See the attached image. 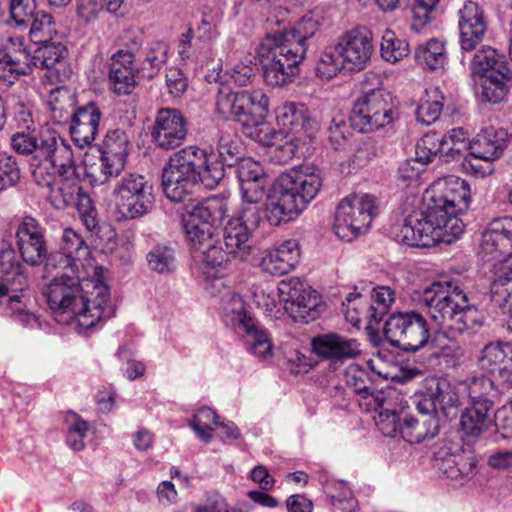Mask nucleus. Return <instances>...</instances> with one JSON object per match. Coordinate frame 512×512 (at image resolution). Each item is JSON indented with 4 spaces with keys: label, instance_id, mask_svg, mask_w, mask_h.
<instances>
[{
    "label": "nucleus",
    "instance_id": "nucleus-1",
    "mask_svg": "<svg viewBox=\"0 0 512 512\" xmlns=\"http://www.w3.org/2000/svg\"><path fill=\"white\" fill-rule=\"evenodd\" d=\"M44 276L52 277L43 290V296L54 313H70L80 326L88 329L108 318L105 305L109 288L98 277L80 280L79 263L72 255L58 251L44 260Z\"/></svg>",
    "mask_w": 512,
    "mask_h": 512
},
{
    "label": "nucleus",
    "instance_id": "nucleus-2",
    "mask_svg": "<svg viewBox=\"0 0 512 512\" xmlns=\"http://www.w3.org/2000/svg\"><path fill=\"white\" fill-rule=\"evenodd\" d=\"M317 30V20L304 16L294 28L267 34L262 39L257 54L267 85L277 87L292 80L306 54L305 43Z\"/></svg>",
    "mask_w": 512,
    "mask_h": 512
},
{
    "label": "nucleus",
    "instance_id": "nucleus-3",
    "mask_svg": "<svg viewBox=\"0 0 512 512\" xmlns=\"http://www.w3.org/2000/svg\"><path fill=\"white\" fill-rule=\"evenodd\" d=\"M223 178L220 163L213 162L205 150L187 146L170 156L162 171V187L168 199L179 203L190 200L198 183L213 189Z\"/></svg>",
    "mask_w": 512,
    "mask_h": 512
},
{
    "label": "nucleus",
    "instance_id": "nucleus-4",
    "mask_svg": "<svg viewBox=\"0 0 512 512\" xmlns=\"http://www.w3.org/2000/svg\"><path fill=\"white\" fill-rule=\"evenodd\" d=\"M418 393L416 407L422 414L421 419L405 415L399 428L402 438L409 443L435 437L439 430V414L449 420L459 414V396L447 379L427 377Z\"/></svg>",
    "mask_w": 512,
    "mask_h": 512
},
{
    "label": "nucleus",
    "instance_id": "nucleus-5",
    "mask_svg": "<svg viewBox=\"0 0 512 512\" xmlns=\"http://www.w3.org/2000/svg\"><path fill=\"white\" fill-rule=\"evenodd\" d=\"M323 179L319 170L301 168L282 173L271 185L265 202V219L279 226L297 218L319 193Z\"/></svg>",
    "mask_w": 512,
    "mask_h": 512
},
{
    "label": "nucleus",
    "instance_id": "nucleus-6",
    "mask_svg": "<svg viewBox=\"0 0 512 512\" xmlns=\"http://www.w3.org/2000/svg\"><path fill=\"white\" fill-rule=\"evenodd\" d=\"M421 301L437 329L455 336L469 332L474 325L481 326V322L473 318L475 306L469 303L468 295L457 284L434 282L424 290Z\"/></svg>",
    "mask_w": 512,
    "mask_h": 512
},
{
    "label": "nucleus",
    "instance_id": "nucleus-7",
    "mask_svg": "<svg viewBox=\"0 0 512 512\" xmlns=\"http://www.w3.org/2000/svg\"><path fill=\"white\" fill-rule=\"evenodd\" d=\"M268 106L269 99L261 90L226 94L219 91L216 100V107L220 113L230 111L248 136L272 146L276 144L274 139L280 136V133L269 129L266 122Z\"/></svg>",
    "mask_w": 512,
    "mask_h": 512
},
{
    "label": "nucleus",
    "instance_id": "nucleus-8",
    "mask_svg": "<svg viewBox=\"0 0 512 512\" xmlns=\"http://www.w3.org/2000/svg\"><path fill=\"white\" fill-rule=\"evenodd\" d=\"M383 330L389 344L405 352H416L425 347L433 333L427 319L414 310L392 313Z\"/></svg>",
    "mask_w": 512,
    "mask_h": 512
},
{
    "label": "nucleus",
    "instance_id": "nucleus-9",
    "mask_svg": "<svg viewBox=\"0 0 512 512\" xmlns=\"http://www.w3.org/2000/svg\"><path fill=\"white\" fill-rule=\"evenodd\" d=\"M472 70L483 78L482 95L491 103H499L512 86V72L503 56L490 46L478 50L472 60Z\"/></svg>",
    "mask_w": 512,
    "mask_h": 512
},
{
    "label": "nucleus",
    "instance_id": "nucleus-10",
    "mask_svg": "<svg viewBox=\"0 0 512 512\" xmlns=\"http://www.w3.org/2000/svg\"><path fill=\"white\" fill-rule=\"evenodd\" d=\"M482 250L493 258L504 256L494 267V286L512 282V218H497L490 222L482 236Z\"/></svg>",
    "mask_w": 512,
    "mask_h": 512
},
{
    "label": "nucleus",
    "instance_id": "nucleus-11",
    "mask_svg": "<svg viewBox=\"0 0 512 512\" xmlns=\"http://www.w3.org/2000/svg\"><path fill=\"white\" fill-rule=\"evenodd\" d=\"M224 311L231 316L233 325L242 336L247 350L260 359L273 354L270 337L258 321L247 313L241 296L227 294L223 299Z\"/></svg>",
    "mask_w": 512,
    "mask_h": 512
},
{
    "label": "nucleus",
    "instance_id": "nucleus-12",
    "mask_svg": "<svg viewBox=\"0 0 512 512\" xmlns=\"http://www.w3.org/2000/svg\"><path fill=\"white\" fill-rule=\"evenodd\" d=\"M391 96L383 89H372L361 95L349 115L353 129L371 132L393 121Z\"/></svg>",
    "mask_w": 512,
    "mask_h": 512
},
{
    "label": "nucleus",
    "instance_id": "nucleus-13",
    "mask_svg": "<svg viewBox=\"0 0 512 512\" xmlns=\"http://www.w3.org/2000/svg\"><path fill=\"white\" fill-rule=\"evenodd\" d=\"M113 196L124 219H136L148 214L154 206L153 187L140 174H128L115 186Z\"/></svg>",
    "mask_w": 512,
    "mask_h": 512
},
{
    "label": "nucleus",
    "instance_id": "nucleus-14",
    "mask_svg": "<svg viewBox=\"0 0 512 512\" xmlns=\"http://www.w3.org/2000/svg\"><path fill=\"white\" fill-rule=\"evenodd\" d=\"M377 213L375 198L369 194L350 195L338 205L335 215V233L340 238L356 236L366 230Z\"/></svg>",
    "mask_w": 512,
    "mask_h": 512
},
{
    "label": "nucleus",
    "instance_id": "nucleus-15",
    "mask_svg": "<svg viewBox=\"0 0 512 512\" xmlns=\"http://www.w3.org/2000/svg\"><path fill=\"white\" fill-rule=\"evenodd\" d=\"M31 154L32 175L38 185H49L52 179L47 175L49 171L55 170L57 164L73 158V153L64 140L50 130L42 131L40 137L36 136L35 148Z\"/></svg>",
    "mask_w": 512,
    "mask_h": 512
},
{
    "label": "nucleus",
    "instance_id": "nucleus-16",
    "mask_svg": "<svg viewBox=\"0 0 512 512\" xmlns=\"http://www.w3.org/2000/svg\"><path fill=\"white\" fill-rule=\"evenodd\" d=\"M278 290L286 312L294 321L309 323L319 316L322 305L317 292L306 282L290 278L283 280Z\"/></svg>",
    "mask_w": 512,
    "mask_h": 512
},
{
    "label": "nucleus",
    "instance_id": "nucleus-17",
    "mask_svg": "<svg viewBox=\"0 0 512 512\" xmlns=\"http://www.w3.org/2000/svg\"><path fill=\"white\" fill-rule=\"evenodd\" d=\"M395 301L394 291L388 286H378L369 289L367 286H355L353 292L348 293L343 305L347 310L364 313L369 325H377L389 312Z\"/></svg>",
    "mask_w": 512,
    "mask_h": 512
},
{
    "label": "nucleus",
    "instance_id": "nucleus-18",
    "mask_svg": "<svg viewBox=\"0 0 512 512\" xmlns=\"http://www.w3.org/2000/svg\"><path fill=\"white\" fill-rule=\"evenodd\" d=\"M334 50L342 57L349 71H360L370 61L373 50L372 34L366 27L347 31L334 45Z\"/></svg>",
    "mask_w": 512,
    "mask_h": 512
},
{
    "label": "nucleus",
    "instance_id": "nucleus-19",
    "mask_svg": "<svg viewBox=\"0 0 512 512\" xmlns=\"http://www.w3.org/2000/svg\"><path fill=\"white\" fill-rule=\"evenodd\" d=\"M151 136L153 142L163 150L177 148L187 136L186 118L177 109H160L156 115Z\"/></svg>",
    "mask_w": 512,
    "mask_h": 512
},
{
    "label": "nucleus",
    "instance_id": "nucleus-20",
    "mask_svg": "<svg viewBox=\"0 0 512 512\" xmlns=\"http://www.w3.org/2000/svg\"><path fill=\"white\" fill-rule=\"evenodd\" d=\"M78 169L73 159L63 161L57 164L55 170L49 171L48 175L52 178L49 185H40L51 190L52 197L59 207L77 204L81 192Z\"/></svg>",
    "mask_w": 512,
    "mask_h": 512
},
{
    "label": "nucleus",
    "instance_id": "nucleus-21",
    "mask_svg": "<svg viewBox=\"0 0 512 512\" xmlns=\"http://www.w3.org/2000/svg\"><path fill=\"white\" fill-rule=\"evenodd\" d=\"M460 46L463 51L474 50L483 40L487 23L483 10L473 1H467L459 10Z\"/></svg>",
    "mask_w": 512,
    "mask_h": 512
},
{
    "label": "nucleus",
    "instance_id": "nucleus-22",
    "mask_svg": "<svg viewBox=\"0 0 512 512\" xmlns=\"http://www.w3.org/2000/svg\"><path fill=\"white\" fill-rule=\"evenodd\" d=\"M311 346L313 353L317 356L333 362L353 359L361 353L357 340L336 333H325L313 337Z\"/></svg>",
    "mask_w": 512,
    "mask_h": 512
},
{
    "label": "nucleus",
    "instance_id": "nucleus-23",
    "mask_svg": "<svg viewBox=\"0 0 512 512\" xmlns=\"http://www.w3.org/2000/svg\"><path fill=\"white\" fill-rule=\"evenodd\" d=\"M42 45L35 49L33 55L34 67L46 69L48 77L63 82L70 77L71 70L67 67L65 57L66 47L61 43H54L47 39L36 40Z\"/></svg>",
    "mask_w": 512,
    "mask_h": 512
},
{
    "label": "nucleus",
    "instance_id": "nucleus-24",
    "mask_svg": "<svg viewBox=\"0 0 512 512\" xmlns=\"http://www.w3.org/2000/svg\"><path fill=\"white\" fill-rule=\"evenodd\" d=\"M134 54L129 50H118L110 58L109 81L118 96L129 95L136 87L133 68Z\"/></svg>",
    "mask_w": 512,
    "mask_h": 512
},
{
    "label": "nucleus",
    "instance_id": "nucleus-25",
    "mask_svg": "<svg viewBox=\"0 0 512 512\" xmlns=\"http://www.w3.org/2000/svg\"><path fill=\"white\" fill-rule=\"evenodd\" d=\"M228 212V202L223 197H210L203 202H199L192 206L191 210H187L183 215L184 230H188L189 222L194 226L201 227L203 224L216 227L222 225Z\"/></svg>",
    "mask_w": 512,
    "mask_h": 512
},
{
    "label": "nucleus",
    "instance_id": "nucleus-26",
    "mask_svg": "<svg viewBox=\"0 0 512 512\" xmlns=\"http://www.w3.org/2000/svg\"><path fill=\"white\" fill-rule=\"evenodd\" d=\"M0 64L16 77L32 72L35 62L33 55L21 37H10L0 48Z\"/></svg>",
    "mask_w": 512,
    "mask_h": 512
},
{
    "label": "nucleus",
    "instance_id": "nucleus-27",
    "mask_svg": "<svg viewBox=\"0 0 512 512\" xmlns=\"http://www.w3.org/2000/svg\"><path fill=\"white\" fill-rule=\"evenodd\" d=\"M398 241L416 248H428L438 241L435 228L428 224L420 211H414L405 218L397 234Z\"/></svg>",
    "mask_w": 512,
    "mask_h": 512
},
{
    "label": "nucleus",
    "instance_id": "nucleus-28",
    "mask_svg": "<svg viewBox=\"0 0 512 512\" xmlns=\"http://www.w3.org/2000/svg\"><path fill=\"white\" fill-rule=\"evenodd\" d=\"M100 119L101 112L93 102L77 108L69 131L73 141L79 147L88 146L95 140Z\"/></svg>",
    "mask_w": 512,
    "mask_h": 512
},
{
    "label": "nucleus",
    "instance_id": "nucleus-29",
    "mask_svg": "<svg viewBox=\"0 0 512 512\" xmlns=\"http://www.w3.org/2000/svg\"><path fill=\"white\" fill-rule=\"evenodd\" d=\"M217 151V157L210 155L209 158L220 163L224 171L225 167H235L244 158L240 138L233 127L228 125L220 128Z\"/></svg>",
    "mask_w": 512,
    "mask_h": 512
},
{
    "label": "nucleus",
    "instance_id": "nucleus-30",
    "mask_svg": "<svg viewBox=\"0 0 512 512\" xmlns=\"http://www.w3.org/2000/svg\"><path fill=\"white\" fill-rule=\"evenodd\" d=\"M221 242L224 243L228 253L235 258L245 260L251 254L250 233L239 220L230 218L227 221L223 228Z\"/></svg>",
    "mask_w": 512,
    "mask_h": 512
},
{
    "label": "nucleus",
    "instance_id": "nucleus-31",
    "mask_svg": "<svg viewBox=\"0 0 512 512\" xmlns=\"http://www.w3.org/2000/svg\"><path fill=\"white\" fill-rule=\"evenodd\" d=\"M486 403L471 404L461 414L460 427L468 441H474L480 437L482 433L487 431L493 424L490 417V411Z\"/></svg>",
    "mask_w": 512,
    "mask_h": 512
},
{
    "label": "nucleus",
    "instance_id": "nucleus-32",
    "mask_svg": "<svg viewBox=\"0 0 512 512\" xmlns=\"http://www.w3.org/2000/svg\"><path fill=\"white\" fill-rule=\"evenodd\" d=\"M482 371L487 373L501 372L512 368V342L487 344L478 360Z\"/></svg>",
    "mask_w": 512,
    "mask_h": 512
},
{
    "label": "nucleus",
    "instance_id": "nucleus-33",
    "mask_svg": "<svg viewBox=\"0 0 512 512\" xmlns=\"http://www.w3.org/2000/svg\"><path fill=\"white\" fill-rule=\"evenodd\" d=\"M419 211L425 217L426 222L435 228V234L438 235L439 240L443 235L442 230L447 220L457 214L455 200L442 196L431 198V201Z\"/></svg>",
    "mask_w": 512,
    "mask_h": 512
},
{
    "label": "nucleus",
    "instance_id": "nucleus-34",
    "mask_svg": "<svg viewBox=\"0 0 512 512\" xmlns=\"http://www.w3.org/2000/svg\"><path fill=\"white\" fill-rule=\"evenodd\" d=\"M505 148V140L499 139L492 128L477 134L468 147L469 155L492 162L502 155Z\"/></svg>",
    "mask_w": 512,
    "mask_h": 512
},
{
    "label": "nucleus",
    "instance_id": "nucleus-35",
    "mask_svg": "<svg viewBox=\"0 0 512 512\" xmlns=\"http://www.w3.org/2000/svg\"><path fill=\"white\" fill-rule=\"evenodd\" d=\"M129 138L125 131L113 129L107 132L100 153L114 164L115 169H124L128 155Z\"/></svg>",
    "mask_w": 512,
    "mask_h": 512
},
{
    "label": "nucleus",
    "instance_id": "nucleus-36",
    "mask_svg": "<svg viewBox=\"0 0 512 512\" xmlns=\"http://www.w3.org/2000/svg\"><path fill=\"white\" fill-rule=\"evenodd\" d=\"M50 107L53 120L58 124H71L77 113L75 94L65 87L51 93Z\"/></svg>",
    "mask_w": 512,
    "mask_h": 512
},
{
    "label": "nucleus",
    "instance_id": "nucleus-37",
    "mask_svg": "<svg viewBox=\"0 0 512 512\" xmlns=\"http://www.w3.org/2000/svg\"><path fill=\"white\" fill-rule=\"evenodd\" d=\"M465 386L471 400V404L486 403L488 408L493 407L501 393L497 388H495L494 382L483 375L473 376L467 379Z\"/></svg>",
    "mask_w": 512,
    "mask_h": 512
},
{
    "label": "nucleus",
    "instance_id": "nucleus-38",
    "mask_svg": "<svg viewBox=\"0 0 512 512\" xmlns=\"http://www.w3.org/2000/svg\"><path fill=\"white\" fill-rule=\"evenodd\" d=\"M85 178L91 186H100L107 183L110 178L118 176L123 169H115L114 164L101 155L96 161L86 159L82 168Z\"/></svg>",
    "mask_w": 512,
    "mask_h": 512
},
{
    "label": "nucleus",
    "instance_id": "nucleus-39",
    "mask_svg": "<svg viewBox=\"0 0 512 512\" xmlns=\"http://www.w3.org/2000/svg\"><path fill=\"white\" fill-rule=\"evenodd\" d=\"M369 405L375 412L385 414H396L402 416L405 405L401 394L392 387H388L385 390L376 391L370 401Z\"/></svg>",
    "mask_w": 512,
    "mask_h": 512
},
{
    "label": "nucleus",
    "instance_id": "nucleus-40",
    "mask_svg": "<svg viewBox=\"0 0 512 512\" xmlns=\"http://www.w3.org/2000/svg\"><path fill=\"white\" fill-rule=\"evenodd\" d=\"M415 59L418 64L430 70L442 69L446 61L444 44L436 39L429 40L416 49Z\"/></svg>",
    "mask_w": 512,
    "mask_h": 512
},
{
    "label": "nucleus",
    "instance_id": "nucleus-41",
    "mask_svg": "<svg viewBox=\"0 0 512 512\" xmlns=\"http://www.w3.org/2000/svg\"><path fill=\"white\" fill-rule=\"evenodd\" d=\"M280 118L282 125L294 133L307 131L312 127V119L308 109L302 104H286L282 109Z\"/></svg>",
    "mask_w": 512,
    "mask_h": 512
},
{
    "label": "nucleus",
    "instance_id": "nucleus-42",
    "mask_svg": "<svg viewBox=\"0 0 512 512\" xmlns=\"http://www.w3.org/2000/svg\"><path fill=\"white\" fill-rule=\"evenodd\" d=\"M168 57V47L163 42L152 43L146 51L144 61L137 69V72L146 78L155 77Z\"/></svg>",
    "mask_w": 512,
    "mask_h": 512
},
{
    "label": "nucleus",
    "instance_id": "nucleus-43",
    "mask_svg": "<svg viewBox=\"0 0 512 512\" xmlns=\"http://www.w3.org/2000/svg\"><path fill=\"white\" fill-rule=\"evenodd\" d=\"M66 426V443L74 451H81L85 448L84 439L89 429L88 423L77 413L68 411L64 417Z\"/></svg>",
    "mask_w": 512,
    "mask_h": 512
},
{
    "label": "nucleus",
    "instance_id": "nucleus-44",
    "mask_svg": "<svg viewBox=\"0 0 512 512\" xmlns=\"http://www.w3.org/2000/svg\"><path fill=\"white\" fill-rule=\"evenodd\" d=\"M148 265L158 273H169L176 268L175 249L167 244H158L147 254Z\"/></svg>",
    "mask_w": 512,
    "mask_h": 512
},
{
    "label": "nucleus",
    "instance_id": "nucleus-45",
    "mask_svg": "<svg viewBox=\"0 0 512 512\" xmlns=\"http://www.w3.org/2000/svg\"><path fill=\"white\" fill-rule=\"evenodd\" d=\"M221 239L216 237L214 243H207L203 248L194 254V258L201 262L206 269H218L228 262L230 255L221 246Z\"/></svg>",
    "mask_w": 512,
    "mask_h": 512
},
{
    "label": "nucleus",
    "instance_id": "nucleus-46",
    "mask_svg": "<svg viewBox=\"0 0 512 512\" xmlns=\"http://www.w3.org/2000/svg\"><path fill=\"white\" fill-rule=\"evenodd\" d=\"M474 462L466 459L462 455L450 454L445 456L440 464L439 469L452 480H461L469 477L473 473Z\"/></svg>",
    "mask_w": 512,
    "mask_h": 512
},
{
    "label": "nucleus",
    "instance_id": "nucleus-47",
    "mask_svg": "<svg viewBox=\"0 0 512 512\" xmlns=\"http://www.w3.org/2000/svg\"><path fill=\"white\" fill-rule=\"evenodd\" d=\"M346 383L349 387L353 388L355 393L368 401L376 393L372 387V381L368 372L358 366H351L347 369Z\"/></svg>",
    "mask_w": 512,
    "mask_h": 512
},
{
    "label": "nucleus",
    "instance_id": "nucleus-48",
    "mask_svg": "<svg viewBox=\"0 0 512 512\" xmlns=\"http://www.w3.org/2000/svg\"><path fill=\"white\" fill-rule=\"evenodd\" d=\"M218 424V415L208 407L199 409L190 421V426L204 442L212 439L213 426Z\"/></svg>",
    "mask_w": 512,
    "mask_h": 512
},
{
    "label": "nucleus",
    "instance_id": "nucleus-49",
    "mask_svg": "<svg viewBox=\"0 0 512 512\" xmlns=\"http://www.w3.org/2000/svg\"><path fill=\"white\" fill-rule=\"evenodd\" d=\"M351 128V121L348 124L344 115L337 114L332 117L327 132L328 141L334 150L344 148L351 136Z\"/></svg>",
    "mask_w": 512,
    "mask_h": 512
},
{
    "label": "nucleus",
    "instance_id": "nucleus-50",
    "mask_svg": "<svg viewBox=\"0 0 512 512\" xmlns=\"http://www.w3.org/2000/svg\"><path fill=\"white\" fill-rule=\"evenodd\" d=\"M341 69H346L342 57L334 50V46L328 47L322 54L320 62L316 66V75L321 79H331Z\"/></svg>",
    "mask_w": 512,
    "mask_h": 512
},
{
    "label": "nucleus",
    "instance_id": "nucleus-51",
    "mask_svg": "<svg viewBox=\"0 0 512 512\" xmlns=\"http://www.w3.org/2000/svg\"><path fill=\"white\" fill-rule=\"evenodd\" d=\"M409 53V46L404 40L397 39L392 31L387 30L381 43V55L386 61L397 62Z\"/></svg>",
    "mask_w": 512,
    "mask_h": 512
},
{
    "label": "nucleus",
    "instance_id": "nucleus-52",
    "mask_svg": "<svg viewBox=\"0 0 512 512\" xmlns=\"http://www.w3.org/2000/svg\"><path fill=\"white\" fill-rule=\"evenodd\" d=\"M20 178L21 172L14 157L0 152V192L16 186Z\"/></svg>",
    "mask_w": 512,
    "mask_h": 512
},
{
    "label": "nucleus",
    "instance_id": "nucleus-53",
    "mask_svg": "<svg viewBox=\"0 0 512 512\" xmlns=\"http://www.w3.org/2000/svg\"><path fill=\"white\" fill-rule=\"evenodd\" d=\"M188 230H185L187 241L190 245L191 250L195 254L207 243H214V239L218 237L216 233V227H212L208 224H203L202 228L194 226L192 222H189Z\"/></svg>",
    "mask_w": 512,
    "mask_h": 512
},
{
    "label": "nucleus",
    "instance_id": "nucleus-54",
    "mask_svg": "<svg viewBox=\"0 0 512 512\" xmlns=\"http://www.w3.org/2000/svg\"><path fill=\"white\" fill-rule=\"evenodd\" d=\"M28 287L26 276H18L16 280L2 279L0 281V303L2 299L8 297V304L13 310H19L16 304L21 302L23 291Z\"/></svg>",
    "mask_w": 512,
    "mask_h": 512
},
{
    "label": "nucleus",
    "instance_id": "nucleus-55",
    "mask_svg": "<svg viewBox=\"0 0 512 512\" xmlns=\"http://www.w3.org/2000/svg\"><path fill=\"white\" fill-rule=\"evenodd\" d=\"M22 259L31 266H38L43 264L47 256V242L45 238L26 241L25 243L17 244Z\"/></svg>",
    "mask_w": 512,
    "mask_h": 512
},
{
    "label": "nucleus",
    "instance_id": "nucleus-56",
    "mask_svg": "<svg viewBox=\"0 0 512 512\" xmlns=\"http://www.w3.org/2000/svg\"><path fill=\"white\" fill-rule=\"evenodd\" d=\"M53 18L50 14L42 10H35L33 16L29 17L27 23H20L18 27L29 28V35L31 40H39L40 33L49 36L52 32Z\"/></svg>",
    "mask_w": 512,
    "mask_h": 512
},
{
    "label": "nucleus",
    "instance_id": "nucleus-57",
    "mask_svg": "<svg viewBox=\"0 0 512 512\" xmlns=\"http://www.w3.org/2000/svg\"><path fill=\"white\" fill-rule=\"evenodd\" d=\"M439 0H416L412 9L411 29L417 33L432 20V13Z\"/></svg>",
    "mask_w": 512,
    "mask_h": 512
},
{
    "label": "nucleus",
    "instance_id": "nucleus-58",
    "mask_svg": "<svg viewBox=\"0 0 512 512\" xmlns=\"http://www.w3.org/2000/svg\"><path fill=\"white\" fill-rule=\"evenodd\" d=\"M0 273L2 279L16 280L18 276H26L14 249L11 247L0 250Z\"/></svg>",
    "mask_w": 512,
    "mask_h": 512
},
{
    "label": "nucleus",
    "instance_id": "nucleus-59",
    "mask_svg": "<svg viewBox=\"0 0 512 512\" xmlns=\"http://www.w3.org/2000/svg\"><path fill=\"white\" fill-rule=\"evenodd\" d=\"M439 134L427 133L416 144V161L421 164L430 163L440 152Z\"/></svg>",
    "mask_w": 512,
    "mask_h": 512
},
{
    "label": "nucleus",
    "instance_id": "nucleus-60",
    "mask_svg": "<svg viewBox=\"0 0 512 512\" xmlns=\"http://www.w3.org/2000/svg\"><path fill=\"white\" fill-rule=\"evenodd\" d=\"M433 93L435 94L434 98L423 101L416 110L417 121L425 125H430L435 122L441 115L443 109V103L441 101L443 97H438L437 89L433 90Z\"/></svg>",
    "mask_w": 512,
    "mask_h": 512
},
{
    "label": "nucleus",
    "instance_id": "nucleus-61",
    "mask_svg": "<svg viewBox=\"0 0 512 512\" xmlns=\"http://www.w3.org/2000/svg\"><path fill=\"white\" fill-rule=\"evenodd\" d=\"M87 246L83 238L77 234L73 229L67 228L62 235L61 252L66 255H72V258L79 263V258L82 254L87 253Z\"/></svg>",
    "mask_w": 512,
    "mask_h": 512
},
{
    "label": "nucleus",
    "instance_id": "nucleus-62",
    "mask_svg": "<svg viewBox=\"0 0 512 512\" xmlns=\"http://www.w3.org/2000/svg\"><path fill=\"white\" fill-rule=\"evenodd\" d=\"M265 218V205L260 207L257 203L247 202L243 206L240 216L231 218L232 220H239L242 226L247 227V231L251 233L252 230L257 229Z\"/></svg>",
    "mask_w": 512,
    "mask_h": 512
},
{
    "label": "nucleus",
    "instance_id": "nucleus-63",
    "mask_svg": "<svg viewBox=\"0 0 512 512\" xmlns=\"http://www.w3.org/2000/svg\"><path fill=\"white\" fill-rule=\"evenodd\" d=\"M382 153V146L376 139L367 138L362 141L353 156V163L357 166H365L371 160L378 157Z\"/></svg>",
    "mask_w": 512,
    "mask_h": 512
},
{
    "label": "nucleus",
    "instance_id": "nucleus-64",
    "mask_svg": "<svg viewBox=\"0 0 512 512\" xmlns=\"http://www.w3.org/2000/svg\"><path fill=\"white\" fill-rule=\"evenodd\" d=\"M16 238L17 244L42 239L44 230L35 218L25 216L17 228Z\"/></svg>",
    "mask_w": 512,
    "mask_h": 512
}]
</instances>
